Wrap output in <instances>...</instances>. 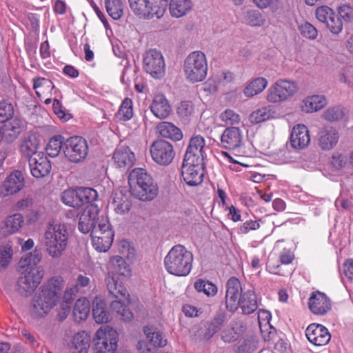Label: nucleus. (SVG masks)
Segmentation results:
<instances>
[{
	"mask_svg": "<svg viewBox=\"0 0 353 353\" xmlns=\"http://www.w3.org/2000/svg\"><path fill=\"white\" fill-rule=\"evenodd\" d=\"M226 287L225 302L228 311L234 312L240 306L243 314H250L257 309L258 305L254 292L248 290L243 292L241 283L237 278L229 279Z\"/></svg>",
	"mask_w": 353,
	"mask_h": 353,
	"instance_id": "nucleus-1",
	"label": "nucleus"
},
{
	"mask_svg": "<svg viewBox=\"0 0 353 353\" xmlns=\"http://www.w3.org/2000/svg\"><path fill=\"white\" fill-rule=\"evenodd\" d=\"M130 192L141 201H152L158 194L157 185L143 168H134L128 175Z\"/></svg>",
	"mask_w": 353,
	"mask_h": 353,
	"instance_id": "nucleus-2",
	"label": "nucleus"
},
{
	"mask_svg": "<svg viewBox=\"0 0 353 353\" xmlns=\"http://www.w3.org/2000/svg\"><path fill=\"white\" fill-rule=\"evenodd\" d=\"M69 232L64 223H49L44 234L46 252L53 259L60 258L68 246Z\"/></svg>",
	"mask_w": 353,
	"mask_h": 353,
	"instance_id": "nucleus-3",
	"label": "nucleus"
},
{
	"mask_svg": "<svg viewBox=\"0 0 353 353\" xmlns=\"http://www.w3.org/2000/svg\"><path fill=\"white\" fill-rule=\"evenodd\" d=\"M193 255L182 245L172 248L164 259L165 270L171 274L183 276L188 275L192 266Z\"/></svg>",
	"mask_w": 353,
	"mask_h": 353,
	"instance_id": "nucleus-4",
	"label": "nucleus"
},
{
	"mask_svg": "<svg viewBox=\"0 0 353 353\" xmlns=\"http://www.w3.org/2000/svg\"><path fill=\"white\" fill-rule=\"evenodd\" d=\"M208 61L201 51H194L185 58L183 71L185 79L192 83L203 81L208 74Z\"/></svg>",
	"mask_w": 353,
	"mask_h": 353,
	"instance_id": "nucleus-5",
	"label": "nucleus"
},
{
	"mask_svg": "<svg viewBox=\"0 0 353 353\" xmlns=\"http://www.w3.org/2000/svg\"><path fill=\"white\" fill-rule=\"evenodd\" d=\"M168 0H128L133 13L141 19L161 18L165 13Z\"/></svg>",
	"mask_w": 353,
	"mask_h": 353,
	"instance_id": "nucleus-6",
	"label": "nucleus"
},
{
	"mask_svg": "<svg viewBox=\"0 0 353 353\" xmlns=\"http://www.w3.org/2000/svg\"><path fill=\"white\" fill-rule=\"evenodd\" d=\"M298 90L299 87L295 81L280 79L268 88L265 99L268 103L280 104L294 97Z\"/></svg>",
	"mask_w": 353,
	"mask_h": 353,
	"instance_id": "nucleus-7",
	"label": "nucleus"
},
{
	"mask_svg": "<svg viewBox=\"0 0 353 353\" xmlns=\"http://www.w3.org/2000/svg\"><path fill=\"white\" fill-rule=\"evenodd\" d=\"M204 156H184L181 174L190 186L200 185L203 180Z\"/></svg>",
	"mask_w": 353,
	"mask_h": 353,
	"instance_id": "nucleus-8",
	"label": "nucleus"
},
{
	"mask_svg": "<svg viewBox=\"0 0 353 353\" xmlns=\"http://www.w3.org/2000/svg\"><path fill=\"white\" fill-rule=\"evenodd\" d=\"M43 276L44 270L41 266L26 268L18 278V292L22 296L28 297L40 284Z\"/></svg>",
	"mask_w": 353,
	"mask_h": 353,
	"instance_id": "nucleus-9",
	"label": "nucleus"
},
{
	"mask_svg": "<svg viewBox=\"0 0 353 353\" xmlns=\"http://www.w3.org/2000/svg\"><path fill=\"white\" fill-rule=\"evenodd\" d=\"M90 236L92 245L97 251L105 252L110 248L113 242L114 232L108 218H103L99 221L98 225L92 231Z\"/></svg>",
	"mask_w": 353,
	"mask_h": 353,
	"instance_id": "nucleus-10",
	"label": "nucleus"
},
{
	"mask_svg": "<svg viewBox=\"0 0 353 353\" xmlns=\"http://www.w3.org/2000/svg\"><path fill=\"white\" fill-rule=\"evenodd\" d=\"M119 334L110 326L101 327L94 338V353H114L117 347Z\"/></svg>",
	"mask_w": 353,
	"mask_h": 353,
	"instance_id": "nucleus-11",
	"label": "nucleus"
},
{
	"mask_svg": "<svg viewBox=\"0 0 353 353\" xmlns=\"http://www.w3.org/2000/svg\"><path fill=\"white\" fill-rule=\"evenodd\" d=\"M97 197V192L91 188L79 187L77 189H68L63 192L62 201L71 207L79 208L84 203H90Z\"/></svg>",
	"mask_w": 353,
	"mask_h": 353,
	"instance_id": "nucleus-12",
	"label": "nucleus"
},
{
	"mask_svg": "<svg viewBox=\"0 0 353 353\" xmlns=\"http://www.w3.org/2000/svg\"><path fill=\"white\" fill-rule=\"evenodd\" d=\"M143 68L154 78H161L165 72V61L161 52L155 49L147 51L143 58Z\"/></svg>",
	"mask_w": 353,
	"mask_h": 353,
	"instance_id": "nucleus-13",
	"label": "nucleus"
},
{
	"mask_svg": "<svg viewBox=\"0 0 353 353\" xmlns=\"http://www.w3.org/2000/svg\"><path fill=\"white\" fill-rule=\"evenodd\" d=\"M99 214L97 205L90 203L79 215V230L83 234H91L94 228L98 225L99 221L105 218L103 216H100Z\"/></svg>",
	"mask_w": 353,
	"mask_h": 353,
	"instance_id": "nucleus-14",
	"label": "nucleus"
},
{
	"mask_svg": "<svg viewBox=\"0 0 353 353\" xmlns=\"http://www.w3.org/2000/svg\"><path fill=\"white\" fill-rule=\"evenodd\" d=\"M57 303L40 292L32 300L31 314L34 318L43 317L56 305Z\"/></svg>",
	"mask_w": 353,
	"mask_h": 353,
	"instance_id": "nucleus-15",
	"label": "nucleus"
},
{
	"mask_svg": "<svg viewBox=\"0 0 353 353\" xmlns=\"http://www.w3.org/2000/svg\"><path fill=\"white\" fill-rule=\"evenodd\" d=\"M305 335L308 341L316 346L325 345L330 340L327 329L321 324L312 323L307 327Z\"/></svg>",
	"mask_w": 353,
	"mask_h": 353,
	"instance_id": "nucleus-16",
	"label": "nucleus"
},
{
	"mask_svg": "<svg viewBox=\"0 0 353 353\" xmlns=\"http://www.w3.org/2000/svg\"><path fill=\"white\" fill-rule=\"evenodd\" d=\"M310 142V136L307 128L303 124L296 125L290 134V145L295 150L307 148Z\"/></svg>",
	"mask_w": 353,
	"mask_h": 353,
	"instance_id": "nucleus-17",
	"label": "nucleus"
},
{
	"mask_svg": "<svg viewBox=\"0 0 353 353\" xmlns=\"http://www.w3.org/2000/svg\"><path fill=\"white\" fill-rule=\"evenodd\" d=\"M65 286V281L61 276H54L41 286V292L58 302Z\"/></svg>",
	"mask_w": 353,
	"mask_h": 353,
	"instance_id": "nucleus-18",
	"label": "nucleus"
},
{
	"mask_svg": "<svg viewBox=\"0 0 353 353\" xmlns=\"http://www.w3.org/2000/svg\"><path fill=\"white\" fill-rule=\"evenodd\" d=\"M338 131L333 127H325L319 133L318 145L324 151L334 148L339 141Z\"/></svg>",
	"mask_w": 353,
	"mask_h": 353,
	"instance_id": "nucleus-19",
	"label": "nucleus"
},
{
	"mask_svg": "<svg viewBox=\"0 0 353 353\" xmlns=\"http://www.w3.org/2000/svg\"><path fill=\"white\" fill-rule=\"evenodd\" d=\"M28 161L31 173L34 177H43L51 170V164L47 156H30Z\"/></svg>",
	"mask_w": 353,
	"mask_h": 353,
	"instance_id": "nucleus-20",
	"label": "nucleus"
},
{
	"mask_svg": "<svg viewBox=\"0 0 353 353\" xmlns=\"http://www.w3.org/2000/svg\"><path fill=\"white\" fill-rule=\"evenodd\" d=\"M308 305L310 310L318 315L325 314L330 309V300L324 293L319 291L312 294Z\"/></svg>",
	"mask_w": 353,
	"mask_h": 353,
	"instance_id": "nucleus-21",
	"label": "nucleus"
},
{
	"mask_svg": "<svg viewBox=\"0 0 353 353\" xmlns=\"http://www.w3.org/2000/svg\"><path fill=\"white\" fill-rule=\"evenodd\" d=\"M242 133L239 128H228L222 134L221 141L223 148L234 150L240 146Z\"/></svg>",
	"mask_w": 353,
	"mask_h": 353,
	"instance_id": "nucleus-22",
	"label": "nucleus"
},
{
	"mask_svg": "<svg viewBox=\"0 0 353 353\" xmlns=\"http://www.w3.org/2000/svg\"><path fill=\"white\" fill-rule=\"evenodd\" d=\"M25 181L23 174L19 170L13 171L4 181L3 187L6 195L14 194L24 187Z\"/></svg>",
	"mask_w": 353,
	"mask_h": 353,
	"instance_id": "nucleus-23",
	"label": "nucleus"
},
{
	"mask_svg": "<svg viewBox=\"0 0 353 353\" xmlns=\"http://www.w3.org/2000/svg\"><path fill=\"white\" fill-rule=\"evenodd\" d=\"M150 110L158 119H163L171 112V106L167 99L162 94L155 95L150 105Z\"/></svg>",
	"mask_w": 353,
	"mask_h": 353,
	"instance_id": "nucleus-24",
	"label": "nucleus"
},
{
	"mask_svg": "<svg viewBox=\"0 0 353 353\" xmlns=\"http://www.w3.org/2000/svg\"><path fill=\"white\" fill-rule=\"evenodd\" d=\"M327 101L323 95H312L305 98L301 103V110L306 113L316 112L325 106Z\"/></svg>",
	"mask_w": 353,
	"mask_h": 353,
	"instance_id": "nucleus-25",
	"label": "nucleus"
},
{
	"mask_svg": "<svg viewBox=\"0 0 353 353\" xmlns=\"http://www.w3.org/2000/svg\"><path fill=\"white\" fill-rule=\"evenodd\" d=\"M109 293L119 300H128L129 294L126 288L119 283L114 276L108 275L105 279Z\"/></svg>",
	"mask_w": 353,
	"mask_h": 353,
	"instance_id": "nucleus-26",
	"label": "nucleus"
},
{
	"mask_svg": "<svg viewBox=\"0 0 353 353\" xmlns=\"http://www.w3.org/2000/svg\"><path fill=\"white\" fill-rule=\"evenodd\" d=\"M66 152L76 154H88V145L85 139L81 137H72L65 141Z\"/></svg>",
	"mask_w": 353,
	"mask_h": 353,
	"instance_id": "nucleus-27",
	"label": "nucleus"
},
{
	"mask_svg": "<svg viewBox=\"0 0 353 353\" xmlns=\"http://www.w3.org/2000/svg\"><path fill=\"white\" fill-rule=\"evenodd\" d=\"M92 314L97 323H107L110 320V314L107 311L103 299L95 297L92 301Z\"/></svg>",
	"mask_w": 353,
	"mask_h": 353,
	"instance_id": "nucleus-28",
	"label": "nucleus"
},
{
	"mask_svg": "<svg viewBox=\"0 0 353 353\" xmlns=\"http://www.w3.org/2000/svg\"><path fill=\"white\" fill-rule=\"evenodd\" d=\"M157 130L162 137L174 141H179L183 137L181 130L170 122L163 121L159 123L157 127Z\"/></svg>",
	"mask_w": 353,
	"mask_h": 353,
	"instance_id": "nucleus-29",
	"label": "nucleus"
},
{
	"mask_svg": "<svg viewBox=\"0 0 353 353\" xmlns=\"http://www.w3.org/2000/svg\"><path fill=\"white\" fill-rule=\"evenodd\" d=\"M210 152V148L205 145L204 138L196 135L190 139L185 154H205Z\"/></svg>",
	"mask_w": 353,
	"mask_h": 353,
	"instance_id": "nucleus-30",
	"label": "nucleus"
},
{
	"mask_svg": "<svg viewBox=\"0 0 353 353\" xmlns=\"http://www.w3.org/2000/svg\"><path fill=\"white\" fill-rule=\"evenodd\" d=\"M192 7L191 0H171L170 12L172 17L179 18L189 12Z\"/></svg>",
	"mask_w": 353,
	"mask_h": 353,
	"instance_id": "nucleus-31",
	"label": "nucleus"
},
{
	"mask_svg": "<svg viewBox=\"0 0 353 353\" xmlns=\"http://www.w3.org/2000/svg\"><path fill=\"white\" fill-rule=\"evenodd\" d=\"M90 338L85 332H78L73 336L71 350L73 353H87Z\"/></svg>",
	"mask_w": 353,
	"mask_h": 353,
	"instance_id": "nucleus-32",
	"label": "nucleus"
},
{
	"mask_svg": "<svg viewBox=\"0 0 353 353\" xmlns=\"http://www.w3.org/2000/svg\"><path fill=\"white\" fill-rule=\"evenodd\" d=\"M268 85V81L263 77H257L251 81L243 90L244 94L252 97L263 92Z\"/></svg>",
	"mask_w": 353,
	"mask_h": 353,
	"instance_id": "nucleus-33",
	"label": "nucleus"
},
{
	"mask_svg": "<svg viewBox=\"0 0 353 353\" xmlns=\"http://www.w3.org/2000/svg\"><path fill=\"white\" fill-rule=\"evenodd\" d=\"M46 154H66L64 138L54 136L51 138L46 147Z\"/></svg>",
	"mask_w": 353,
	"mask_h": 353,
	"instance_id": "nucleus-34",
	"label": "nucleus"
},
{
	"mask_svg": "<svg viewBox=\"0 0 353 353\" xmlns=\"http://www.w3.org/2000/svg\"><path fill=\"white\" fill-rule=\"evenodd\" d=\"M90 304L86 298L79 299L74 306L73 315L75 321L85 320L90 313Z\"/></svg>",
	"mask_w": 353,
	"mask_h": 353,
	"instance_id": "nucleus-35",
	"label": "nucleus"
},
{
	"mask_svg": "<svg viewBox=\"0 0 353 353\" xmlns=\"http://www.w3.org/2000/svg\"><path fill=\"white\" fill-rule=\"evenodd\" d=\"M110 268L113 273L121 276H128L130 275V269L123 258L119 256H114L110 259Z\"/></svg>",
	"mask_w": 353,
	"mask_h": 353,
	"instance_id": "nucleus-36",
	"label": "nucleus"
},
{
	"mask_svg": "<svg viewBox=\"0 0 353 353\" xmlns=\"http://www.w3.org/2000/svg\"><path fill=\"white\" fill-rule=\"evenodd\" d=\"M40 145L39 139L34 134L28 135L24 139L20 146L23 154H36Z\"/></svg>",
	"mask_w": 353,
	"mask_h": 353,
	"instance_id": "nucleus-37",
	"label": "nucleus"
},
{
	"mask_svg": "<svg viewBox=\"0 0 353 353\" xmlns=\"http://www.w3.org/2000/svg\"><path fill=\"white\" fill-rule=\"evenodd\" d=\"M24 219L21 214L15 213L8 216L5 221V229L8 234L18 232L23 225Z\"/></svg>",
	"mask_w": 353,
	"mask_h": 353,
	"instance_id": "nucleus-38",
	"label": "nucleus"
},
{
	"mask_svg": "<svg viewBox=\"0 0 353 353\" xmlns=\"http://www.w3.org/2000/svg\"><path fill=\"white\" fill-rule=\"evenodd\" d=\"M106 11L114 20L121 19L123 14V5L121 0H104Z\"/></svg>",
	"mask_w": 353,
	"mask_h": 353,
	"instance_id": "nucleus-39",
	"label": "nucleus"
},
{
	"mask_svg": "<svg viewBox=\"0 0 353 353\" xmlns=\"http://www.w3.org/2000/svg\"><path fill=\"white\" fill-rule=\"evenodd\" d=\"M42 253L40 250H35L33 252L27 254L21 257L19 261L21 268H26L30 270V268H38L37 265L41 261Z\"/></svg>",
	"mask_w": 353,
	"mask_h": 353,
	"instance_id": "nucleus-40",
	"label": "nucleus"
},
{
	"mask_svg": "<svg viewBox=\"0 0 353 353\" xmlns=\"http://www.w3.org/2000/svg\"><path fill=\"white\" fill-rule=\"evenodd\" d=\"M143 332L153 347H163L167 345V340L163 338L162 333L159 331L146 327H144Z\"/></svg>",
	"mask_w": 353,
	"mask_h": 353,
	"instance_id": "nucleus-41",
	"label": "nucleus"
},
{
	"mask_svg": "<svg viewBox=\"0 0 353 353\" xmlns=\"http://www.w3.org/2000/svg\"><path fill=\"white\" fill-rule=\"evenodd\" d=\"M211 80L217 88L224 86L234 80V74L227 70H220L212 74Z\"/></svg>",
	"mask_w": 353,
	"mask_h": 353,
	"instance_id": "nucleus-42",
	"label": "nucleus"
},
{
	"mask_svg": "<svg viewBox=\"0 0 353 353\" xmlns=\"http://www.w3.org/2000/svg\"><path fill=\"white\" fill-rule=\"evenodd\" d=\"M172 152V145L163 139L154 141L150 146L151 154H170Z\"/></svg>",
	"mask_w": 353,
	"mask_h": 353,
	"instance_id": "nucleus-43",
	"label": "nucleus"
},
{
	"mask_svg": "<svg viewBox=\"0 0 353 353\" xmlns=\"http://www.w3.org/2000/svg\"><path fill=\"white\" fill-rule=\"evenodd\" d=\"M22 122L18 118H12L4 125V133L10 137L11 139H16L21 131Z\"/></svg>",
	"mask_w": 353,
	"mask_h": 353,
	"instance_id": "nucleus-44",
	"label": "nucleus"
},
{
	"mask_svg": "<svg viewBox=\"0 0 353 353\" xmlns=\"http://www.w3.org/2000/svg\"><path fill=\"white\" fill-rule=\"evenodd\" d=\"M219 119L224 125H234L239 124L241 117L234 110L226 109L220 114Z\"/></svg>",
	"mask_w": 353,
	"mask_h": 353,
	"instance_id": "nucleus-45",
	"label": "nucleus"
},
{
	"mask_svg": "<svg viewBox=\"0 0 353 353\" xmlns=\"http://www.w3.org/2000/svg\"><path fill=\"white\" fill-rule=\"evenodd\" d=\"M117 117L123 121H128L133 117V103L130 98H125L122 101Z\"/></svg>",
	"mask_w": 353,
	"mask_h": 353,
	"instance_id": "nucleus-46",
	"label": "nucleus"
},
{
	"mask_svg": "<svg viewBox=\"0 0 353 353\" xmlns=\"http://www.w3.org/2000/svg\"><path fill=\"white\" fill-rule=\"evenodd\" d=\"M337 78L340 82L353 89V66L347 65L341 68L338 72Z\"/></svg>",
	"mask_w": 353,
	"mask_h": 353,
	"instance_id": "nucleus-47",
	"label": "nucleus"
},
{
	"mask_svg": "<svg viewBox=\"0 0 353 353\" xmlns=\"http://www.w3.org/2000/svg\"><path fill=\"white\" fill-rule=\"evenodd\" d=\"M271 117V110L268 107H261L252 112L250 116L252 123H259L269 119Z\"/></svg>",
	"mask_w": 353,
	"mask_h": 353,
	"instance_id": "nucleus-48",
	"label": "nucleus"
},
{
	"mask_svg": "<svg viewBox=\"0 0 353 353\" xmlns=\"http://www.w3.org/2000/svg\"><path fill=\"white\" fill-rule=\"evenodd\" d=\"M245 22L252 26H262L265 22V19L262 14L256 10H248L245 15Z\"/></svg>",
	"mask_w": 353,
	"mask_h": 353,
	"instance_id": "nucleus-49",
	"label": "nucleus"
},
{
	"mask_svg": "<svg viewBox=\"0 0 353 353\" xmlns=\"http://www.w3.org/2000/svg\"><path fill=\"white\" fill-rule=\"evenodd\" d=\"M195 106L191 101H182L177 108L178 114L183 119H190L195 114Z\"/></svg>",
	"mask_w": 353,
	"mask_h": 353,
	"instance_id": "nucleus-50",
	"label": "nucleus"
},
{
	"mask_svg": "<svg viewBox=\"0 0 353 353\" xmlns=\"http://www.w3.org/2000/svg\"><path fill=\"white\" fill-rule=\"evenodd\" d=\"M194 288L199 292H203L207 296H214L217 292L216 286L211 282L198 280L194 284Z\"/></svg>",
	"mask_w": 353,
	"mask_h": 353,
	"instance_id": "nucleus-51",
	"label": "nucleus"
},
{
	"mask_svg": "<svg viewBox=\"0 0 353 353\" xmlns=\"http://www.w3.org/2000/svg\"><path fill=\"white\" fill-rule=\"evenodd\" d=\"M218 331L219 330L212 322H207L200 325L197 330V335L200 339L208 340Z\"/></svg>",
	"mask_w": 353,
	"mask_h": 353,
	"instance_id": "nucleus-52",
	"label": "nucleus"
},
{
	"mask_svg": "<svg viewBox=\"0 0 353 353\" xmlns=\"http://www.w3.org/2000/svg\"><path fill=\"white\" fill-rule=\"evenodd\" d=\"M13 116V105L6 100L0 101V123L8 121Z\"/></svg>",
	"mask_w": 353,
	"mask_h": 353,
	"instance_id": "nucleus-53",
	"label": "nucleus"
},
{
	"mask_svg": "<svg viewBox=\"0 0 353 353\" xmlns=\"http://www.w3.org/2000/svg\"><path fill=\"white\" fill-rule=\"evenodd\" d=\"M112 161L117 168L125 170L130 168L134 163V156H112Z\"/></svg>",
	"mask_w": 353,
	"mask_h": 353,
	"instance_id": "nucleus-54",
	"label": "nucleus"
},
{
	"mask_svg": "<svg viewBox=\"0 0 353 353\" xmlns=\"http://www.w3.org/2000/svg\"><path fill=\"white\" fill-rule=\"evenodd\" d=\"M256 349V344L254 339H245L239 341L235 346L236 353H251Z\"/></svg>",
	"mask_w": 353,
	"mask_h": 353,
	"instance_id": "nucleus-55",
	"label": "nucleus"
},
{
	"mask_svg": "<svg viewBox=\"0 0 353 353\" xmlns=\"http://www.w3.org/2000/svg\"><path fill=\"white\" fill-rule=\"evenodd\" d=\"M113 203L117 213L121 214L128 212L132 205L130 201L123 196L114 197Z\"/></svg>",
	"mask_w": 353,
	"mask_h": 353,
	"instance_id": "nucleus-56",
	"label": "nucleus"
},
{
	"mask_svg": "<svg viewBox=\"0 0 353 353\" xmlns=\"http://www.w3.org/2000/svg\"><path fill=\"white\" fill-rule=\"evenodd\" d=\"M345 114L341 107H332L327 109L323 114L325 119L329 121H336L343 118Z\"/></svg>",
	"mask_w": 353,
	"mask_h": 353,
	"instance_id": "nucleus-57",
	"label": "nucleus"
},
{
	"mask_svg": "<svg viewBox=\"0 0 353 353\" xmlns=\"http://www.w3.org/2000/svg\"><path fill=\"white\" fill-rule=\"evenodd\" d=\"M299 30L302 36L309 39H315L318 35L317 30L308 22H303L299 26Z\"/></svg>",
	"mask_w": 353,
	"mask_h": 353,
	"instance_id": "nucleus-58",
	"label": "nucleus"
},
{
	"mask_svg": "<svg viewBox=\"0 0 353 353\" xmlns=\"http://www.w3.org/2000/svg\"><path fill=\"white\" fill-rule=\"evenodd\" d=\"M12 255V249L10 245L0 248V270L5 269L9 265Z\"/></svg>",
	"mask_w": 353,
	"mask_h": 353,
	"instance_id": "nucleus-59",
	"label": "nucleus"
},
{
	"mask_svg": "<svg viewBox=\"0 0 353 353\" xmlns=\"http://www.w3.org/2000/svg\"><path fill=\"white\" fill-rule=\"evenodd\" d=\"M334 14L333 10L326 6L317 8L315 12L316 19L323 23L330 19V17H333Z\"/></svg>",
	"mask_w": 353,
	"mask_h": 353,
	"instance_id": "nucleus-60",
	"label": "nucleus"
},
{
	"mask_svg": "<svg viewBox=\"0 0 353 353\" xmlns=\"http://www.w3.org/2000/svg\"><path fill=\"white\" fill-rule=\"evenodd\" d=\"M327 27L330 29V30L334 34H338L342 30V23L339 18L335 14L333 15V17H330L325 23Z\"/></svg>",
	"mask_w": 353,
	"mask_h": 353,
	"instance_id": "nucleus-61",
	"label": "nucleus"
},
{
	"mask_svg": "<svg viewBox=\"0 0 353 353\" xmlns=\"http://www.w3.org/2000/svg\"><path fill=\"white\" fill-rule=\"evenodd\" d=\"M46 84H49L48 79L42 77L33 79V88L36 90V94L39 97H41V95L45 94L43 86H46Z\"/></svg>",
	"mask_w": 353,
	"mask_h": 353,
	"instance_id": "nucleus-62",
	"label": "nucleus"
},
{
	"mask_svg": "<svg viewBox=\"0 0 353 353\" xmlns=\"http://www.w3.org/2000/svg\"><path fill=\"white\" fill-rule=\"evenodd\" d=\"M339 13L345 21H349L353 19V8L347 5L339 7Z\"/></svg>",
	"mask_w": 353,
	"mask_h": 353,
	"instance_id": "nucleus-63",
	"label": "nucleus"
},
{
	"mask_svg": "<svg viewBox=\"0 0 353 353\" xmlns=\"http://www.w3.org/2000/svg\"><path fill=\"white\" fill-rule=\"evenodd\" d=\"M137 348L140 353H154V347H152L151 343L149 344L146 341H139L137 345Z\"/></svg>",
	"mask_w": 353,
	"mask_h": 353,
	"instance_id": "nucleus-64",
	"label": "nucleus"
}]
</instances>
